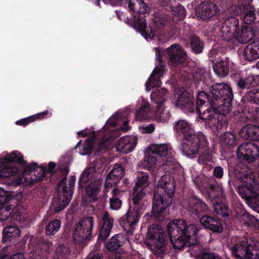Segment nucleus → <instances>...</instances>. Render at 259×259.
Listing matches in <instances>:
<instances>
[{"instance_id":"obj_24","label":"nucleus","mask_w":259,"mask_h":259,"mask_svg":"<svg viewBox=\"0 0 259 259\" xmlns=\"http://www.w3.org/2000/svg\"><path fill=\"white\" fill-rule=\"evenodd\" d=\"M229 175L230 176L231 175H234V177L242 183L240 186L253 187L252 185H255L254 187L255 188L256 187L257 182L255 179L254 174L250 169L246 170L238 167L233 168V171L229 169Z\"/></svg>"},{"instance_id":"obj_32","label":"nucleus","mask_w":259,"mask_h":259,"mask_svg":"<svg viewBox=\"0 0 259 259\" xmlns=\"http://www.w3.org/2000/svg\"><path fill=\"white\" fill-rule=\"evenodd\" d=\"M102 221L103 223L98 236V240L104 241L110 235L113 226V219L110 217L107 212H105L103 214Z\"/></svg>"},{"instance_id":"obj_46","label":"nucleus","mask_w":259,"mask_h":259,"mask_svg":"<svg viewBox=\"0 0 259 259\" xmlns=\"http://www.w3.org/2000/svg\"><path fill=\"white\" fill-rule=\"evenodd\" d=\"M122 235L116 234L113 236L106 245V248L109 251H114L117 250L123 244L122 241Z\"/></svg>"},{"instance_id":"obj_53","label":"nucleus","mask_w":259,"mask_h":259,"mask_svg":"<svg viewBox=\"0 0 259 259\" xmlns=\"http://www.w3.org/2000/svg\"><path fill=\"white\" fill-rule=\"evenodd\" d=\"M67 250L64 245L58 246L55 251L54 259H67Z\"/></svg>"},{"instance_id":"obj_19","label":"nucleus","mask_w":259,"mask_h":259,"mask_svg":"<svg viewBox=\"0 0 259 259\" xmlns=\"http://www.w3.org/2000/svg\"><path fill=\"white\" fill-rule=\"evenodd\" d=\"M259 89L247 91L242 97L239 103V109L244 113H252L259 108Z\"/></svg>"},{"instance_id":"obj_64","label":"nucleus","mask_w":259,"mask_h":259,"mask_svg":"<svg viewBox=\"0 0 259 259\" xmlns=\"http://www.w3.org/2000/svg\"><path fill=\"white\" fill-rule=\"evenodd\" d=\"M251 118H253V121L259 123V108H256L252 113Z\"/></svg>"},{"instance_id":"obj_51","label":"nucleus","mask_w":259,"mask_h":259,"mask_svg":"<svg viewBox=\"0 0 259 259\" xmlns=\"http://www.w3.org/2000/svg\"><path fill=\"white\" fill-rule=\"evenodd\" d=\"M61 225L60 220L54 219L47 223L45 227V233L47 236H53L59 230Z\"/></svg>"},{"instance_id":"obj_49","label":"nucleus","mask_w":259,"mask_h":259,"mask_svg":"<svg viewBox=\"0 0 259 259\" xmlns=\"http://www.w3.org/2000/svg\"><path fill=\"white\" fill-rule=\"evenodd\" d=\"M19 171L17 166L5 165L4 163L0 164V178H4L17 175Z\"/></svg>"},{"instance_id":"obj_18","label":"nucleus","mask_w":259,"mask_h":259,"mask_svg":"<svg viewBox=\"0 0 259 259\" xmlns=\"http://www.w3.org/2000/svg\"><path fill=\"white\" fill-rule=\"evenodd\" d=\"M236 154L243 163H251L259 157V147L252 143H244L238 147Z\"/></svg>"},{"instance_id":"obj_4","label":"nucleus","mask_w":259,"mask_h":259,"mask_svg":"<svg viewBox=\"0 0 259 259\" xmlns=\"http://www.w3.org/2000/svg\"><path fill=\"white\" fill-rule=\"evenodd\" d=\"M137 180L132 194L134 211H128L118 221L119 225L124 231L131 234L140 215L145 210L143 198L146 195V174L143 171H138Z\"/></svg>"},{"instance_id":"obj_60","label":"nucleus","mask_w":259,"mask_h":259,"mask_svg":"<svg viewBox=\"0 0 259 259\" xmlns=\"http://www.w3.org/2000/svg\"><path fill=\"white\" fill-rule=\"evenodd\" d=\"M218 50L214 47H212V49L209 51L208 53V57L212 63L214 62L213 59L218 55Z\"/></svg>"},{"instance_id":"obj_12","label":"nucleus","mask_w":259,"mask_h":259,"mask_svg":"<svg viewBox=\"0 0 259 259\" xmlns=\"http://www.w3.org/2000/svg\"><path fill=\"white\" fill-rule=\"evenodd\" d=\"M168 90L165 88L156 89L151 94V101L156 104V106L151 108L147 102V121L148 119H163L162 114L164 111L163 103L168 97Z\"/></svg>"},{"instance_id":"obj_63","label":"nucleus","mask_w":259,"mask_h":259,"mask_svg":"<svg viewBox=\"0 0 259 259\" xmlns=\"http://www.w3.org/2000/svg\"><path fill=\"white\" fill-rule=\"evenodd\" d=\"M104 256L102 253H91L85 259H103Z\"/></svg>"},{"instance_id":"obj_62","label":"nucleus","mask_w":259,"mask_h":259,"mask_svg":"<svg viewBox=\"0 0 259 259\" xmlns=\"http://www.w3.org/2000/svg\"><path fill=\"white\" fill-rule=\"evenodd\" d=\"M0 259H25L24 257V255L22 253H17L16 254H14L12 256H9L8 255H5L3 256Z\"/></svg>"},{"instance_id":"obj_58","label":"nucleus","mask_w":259,"mask_h":259,"mask_svg":"<svg viewBox=\"0 0 259 259\" xmlns=\"http://www.w3.org/2000/svg\"><path fill=\"white\" fill-rule=\"evenodd\" d=\"M242 73L240 71L232 72L230 75L231 78L235 82L236 84L243 78Z\"/></svg>"},{"instance_id":"obj_55","label":"nucleus","mask_w":259,"mask_h":259,"mask_svg":"<svg viewBox=\"0 0 259 259\" xmlns=\"http://www.w3.org/2000/svg\"><path fill=\"white\" fill-rule=\"evenodd\" d=\"M241 220L244 221V224L249 225L254 223L255 218L249 214L245 210H243L240 217Z\"/></svg>"},{"instance_id":"obj_15","label":"nucleus","mask_w":259,"mask_h":259,"mask_svg":"<svg viewBox=\"0 0 259 259\" xmlns=\"http://www.w3.org/2000/svg\"><path fill=\"white\" fill-rule=\"evenodd\" d=\"M155 50L157 63L151 74L147 80V92L161 86V78L163 77L165 71L166 65L165 62L163 61L160 52L158 48H156Z\"/></svg>"},{"instance_id":"obj_27","label":"nucleus","mask_w":259,"mask_h":259,"mask_svg":"<svg viewBox=\"0 0 259 259\" xmlns=\"http://www.w3.org/2000/svg\"><path fill=\"white\" fill-rule=\"evenodd\" d=\"M199 219L200 223L205 229L215 233L220 234L223 232V225L220 219L210 216L208 213L205 214Z\"/></svg>"},{"instance_id":"obj_3","label":"nucleus","mask_w":259,"mask_h":259,"mask_svg":"<svg viewBox=\"0 0 259 259\" xmlns=\"http://www.w3.org/2000/svg\"><path fill=\"white\" fill-rule=\"evenodd\" d=\"M200 228L199 224L188 223L179 219L170 221L166 229L173 248L180 250L199 244L198 233Z\"/></svg>"},{"instance_id":"obj_5","label":"nucleus","mask_w":259,"mask_h":259,"mask_svg":"<svg viewBox=\"0 0 259 259\" xmlns=\"http://www.w3.org/2000/svg\"><path fill=\"white\" fill-rule=\"evenodd\" d=\"M172 128L175 136L182 140V153L189 155L197 152L198 147H205V136L202 132L195 134L191 124L186 120L179 119L175 121Z\"/></svg>"},{"instance_id":"obj_11","label":"nucleus","mask_w":259,"mask_h":259,"mask_svg":"<svg viewBox=\"0 0 259 259\" xmlns=\"http://www.w3.org/2000/svg\"><path fill=\"white\" fill-rule=\"evenodd\" d=\"M75 181V179L71 178L67 185L66 179L63 178L59 183L58 189L60 194L58 199L53 201L51 205L52 209L55 212L61 211L70 203L73 196Z\"/></svg>"},{"instance_id":"obj_54","label":"nucleus","mask_w":259,"mask_h":259,"mask_svg":"<svg viewBox=\"0 0 259 259\" xmlns=\"http://www.w3.org/2000/svg\"><path fill=\"white\" fill-rule=\"evenodd\" d=\"M135 118L139 121L146 119V103H143L140 109L136 111Z\"/></svg>"},{"instance_id":"obj_2","label":"nucleus","mask_w":259,"mask_h":259,"mask_svg":"<svg viewBox=\"0 0 259 259\" xmlns=\"http://www.w3.org/2000/svg\"><path fill=\"white\" fill-rule=\"evenodd\" d=\"M210 92L211 98L207 103L210 109L207 108L199 113V121L203 122L206 128L211 129L217 135L227 127L226 115L232 111L234 95L230 85L223 82L210 86Z\"/></svg>"},{"instance_id":"obj_52","label":"nucleus","mask_w":259,"mask_h":259,"mask_svg":"<svg viewBox=\"0 0 259 259\" xmlns=\"http://www.w3.org/2000/svg\"><path fill=\"white\" fill-rule=\"evenodd\" d=\"M152 22L156 28L160 29L161 28L167 25L168 18L163 14H156L152 19Z\"/></svg>"},{"instance_id":"obj_36","label":"nucleus","mask_w":259,"mask_h":259,"mask_svg":"<svg viewBox=\"0 0 259 259\" xmlns=\"http://www.w3.org/2000/svg\"><path fill=\"white\" fill-rule=\"evenodd\" d=\"M137 144V140L131 136H125L120 138L118 141L117 148L122 152L128 153L132 152Z\"/></svg>"},{"instance_id":"obj_44","label":"nucleus","mask_w":259,"mask_h":259,"mask_svg":"<svg viewBox=\"0 0 259 259\" xmlns=\"http://www.w3.org/2000/svg\"><path fill=\"white\" fill-rule=\"evenodd\" d=\"M49 112L48 110L42 112L38 113L37 114L32 115L28 117L21 119L16 121V125L25 127L37 120H40L45 118L48 114Z\"/></svg>"},{"instance_id":"obj_30","label":"nucleus","mask_w":259,"mask_h":259,"mask_svg":"<svg viewBox=\"0 0 259 259\" xmlns=\"http://www.w3.org/2000/svg\"><path fill=\"white\" fill-rule=\"evenodd\" d=\"M47 171V166L41 165L39 166L37 163L32 162L29 165H24L23 173L25 175H30L33 171L34 183H37L43 181L45 179V174Z\"/></svg>"},{"instance_id":"obj_25","label":"nucleus","mask_w":259,"mask_h":259,"mask_svg":"<svg viewBox=\"0 0 259 259\" xmlns=\"http://www.w3.org/2000/svg\"><path fill=\"white\" fill-rule=\"evenodd\" d=\"M196 13L201 19L209 20L216 17L219 14L220 10L213 3L204 1L197 7Z\"/></svg>"},{"instance_id":"obj_57","label":"nucleus","mask_w":259,"mask_h":259,"mask_svg":"<svg viewBox=\"0 0 259 259\" xmlns=\"http://www.w3.org/2000/svg\"><path fill=\"white\" fill-rule=\"evenodd\" d=\"M83 153L82 154H90L92 152L93 144L91 140H86L83 144Z\"/></svg>"},{"instance_id":"obj_22","label":"nucleus","mask_w":259,"mask_h":259,"mask_svg":"<svg viewBox=\"0 0 259 259\" xmlns=\"http://www.w3.org/2000/svg\"><path fill=\"white\" fill-rule=\"evenodd\" d=\"M187 207L188 210L198 219L210 211L206 203L196 195H192L188 198Z\"/></svg>"},{"instance_id":"obj_35","label":"nucleus","mask_w":259,"mask_h":259,"mask_svg":"<svg viewBox=\"0 0 259 259\" xmlns=\"http://www.w3.org/2000/svg\"><path fill=\"white\" fill-rule=\"evenodd\" d=\"M124 169L120 165H116L113 169L107 175L106 183L107 186H111L118 183L124 176Z\"/></svg>"},{"instance_id":"obj_39","label":"nucleus","mask_w":259,"mask_h":259,"mask_svg":"<svg viewBox=\"0 0 259 259\" xmlns=\"http://www.w3.org/2000/svg\"><path fill=\"white\" fill-rule=\"evenodd\" d=\"M245 59L253 61L259 59V42H252L248 44L243 52Z\"/></svg>"},{"instance_id":"obj_8","label":"nucleus","mask_w":259,"mask_h":259,"mask_svg":"<svg viewBox=\"0 0 259 259\" xmlns=\"http://www.w3.org/2000/svg\"><path fill=\"white\" fill-rule=\"evenodd\" d=\"M128 8L134 12L131 18L124 20L146 39V3L143 0H128Z\"/></svg>"},{"instance_id":"obj_56","label":"nucleus","mask_w":259,"mask_h":259,"mask_svg":"<svg viewBox=\"0 0 259 259\" xmlns=\"http://www.w3.org/2000/svg\"><path fill=\"white\" fill-rule=\"evenodd\" d=\"M238 110L239 112H241L242 113L238 117V121L240 123H246L248 121H253V118H251L252 113H244L239 109V106L238 107Z\"/></svg>"},{"instance_id":"obj_34","label":"nucleus","mask_w":259,"mask_h":259,"mask_svg":"<svg viewBox=\"0 0 259 259\" xmlns=\"http://www.w3.org/2000/svg\"><path fill=\"white\" fill-rule=\"evenodd\" d=\"M205 142L206 145L204 148H199L198 149L197 152L194 153L187 154L186 153H183V154L188 157L193 158L197 154H199V155L198 157V162L200 164H206L210 162L212 160V155L208 150V142L207 140L206 137H205Z\"/></svg>"},{"instance_id":"obj_26","label":"nucleus","mask_w":259,"mask_h":259,"mask_svg":"<svg viewBox=\"0 0 259 259\" xmlns=\"http://www.w3.org/2000/svg\"><path fill=\"white\" fill-rule=\"evenodd\" d=\"M12 197L8 192L0 188V221L8 219L14 211L15 206L10 204Z\"/></svg>"},{"instance_id":"obj_42","label":"nucleus","mask_w":259,"mask_h":259,"mask_svg":"<svg viewBox=\"0 0 259 259\" xmlns=\"http://www.w3.org/2000/svg\"><path fill=\"white\" fill-rule=\"evenodd\" d=\"M52 245V242H42L39 245L37 253L33 254L31 259H48Z\"/></svg>"},{"instance_id":"obj_14","label":"nucleus","mask_w":259,"mask_h":259,"mask_svg":"<svg viewBox=\"0 0 259 259\" xmlns=\"http://www.w3.org/2000/svg\"><path fill=\"white\" fill-rule=\"evenodd\" d=\"M213 195H214L213 197L207 199L213 201L214 213L221 217L224 221L229 220L232 216V211L229 207V203L226 199L222 186L215 189Z\"/></svg>"},{"instance_id":"obj_16","label":"nucleus","mask_w":259,"mask_h":259,"mask_svg":"<svg viewBox=\"0 0 259 259\" xmlns=\"http://www.w3.org/2000/svg\"><path fill=\"white\" fill-rule=\"evenodd\" d=\"M252 186H254L252 185ZM259 188V185L256 183V187H251L239 186L237 191L240 196L246 201L249 207L259 213V194L256 191Z\"/></svg>"},{"instance_id":"obj_31","label":"nucleus","mask_w":259,"mask_h":259,"mask_svg":"<svg viewBox=\"0 0 259 259\" xmlns=\"http://www.w3.org/2000/svg\"><path fill=\"white\" fill-rule=\"evenodd\" d=\"M239 136L244 140L252 141H259V126L247 124L240 130Z\"/></svg>"},{"instance_id":"obj_7","label":"nucleus","mask_w":259,"mask_h":259,"mask_svg":"<svg viewBox=\"0 0 259 259\" xmlns=\"http://www.w3.org/2000/svg\"><path fill=\"white\" fill-rule=\"evenodd\" d=\"M211 96L210 87L208 92L198 91L195 104L194 97L189 93L182 90L179 91L175 95L176 105L189 112H196V114L199 115L201 112V108L209 101Z\"/></svg>"},{"instance_id":"obj_47","label":"nucleus","mask_w":259,"mask_h":259,"mask_svg":"<svg viewBox=\"0 0 259 259\" xmlns=\"http://www.w3.org/2000/svg\"><path fill=\"white\" fill-rule=\"evenodd\" d=\"M4 160L5 163L16 162L23 166L27 163V161L24 159L23 154L18 151H13L9 154H7L5 156Z\"/></svg>"},{"instance_id":"obj_50","label":"nucleus","mask_w":259,"mask_h":259,"mask_svg":"<svg viewBox=\"0 0 259 259\" xmlns=\"http://www.w3.org/2000/svg\"><path fill=\"white\" fill-rule=\"evenodd\" d=\"M199 251L195 255V259H222L218 254L212 252L209 248L202 246L198 247Z\"/></svg>"},{"instance_id":"obj_61","label":"nucleus","mask_w":259,"mask_h":259,"mask_svg":"<svg viewBox=\"0 0 259 259\" xmlns=\"http://www.w3.org/2000/svg\"><path fill=\"white\" fill-rule=\"evenodd\" d=\"M57 164L55 162L51 161L48 163V167H47V171L45 176L47 173L53 175L55 173V169L56 168Z\"/></svg>"},{"instance_id":"obj_23","label":"nucleus","mask_w":259,"mask_h":259,"mask_svg":"<svg viewBox=\"0 0 259 259\" xmlns=\"http://www.w3.org/2000/svg\"><path fill=\"white\" fill-rule=\"evenodd\" d=\"M122 116L123 114L121 112H117L107 121L106 126L103 127L105 132L103 137L104 142L100 144V146H102V144L104 145L105 142L113 140L119 136L118 130L114 128L117 125V121Z\"/></svg>"},{"instance_id":"obj_33","label":"nucleus","mask_w":259,"mask_h":259,"mask_svg":"<svg viewBox=\"0 0 259 259\" xmlns=\"http://www.w3.org/2000/svg\"><path fill=\"white\" fill-rule=\"evenodd\" d=\"M187 48L190 49L191 52L199 55L203 53L204 49V42L199 36L191 34L188 36Z\"/></svg>"},{"instance_id":"obj_59","label":"nucleus","mask_w":259,"mask_h":259,"mask_svg":"<svg viewBox=\"0 0 259 259\" xmlns=\"http://www.w3.org/2000/svg\"><path fill=\"white\" fill-rule=\"evenodd\" d=\"M223 169L221 166H216L213 169V176L218 179L222 178L223 176Z\"/></svg>"},{"instance_id":"obj_10","label":"nucleus","mask_w":259,"mask_h":259,"mask_svg":"<svg viewBox=\"0 0 259 259\" xmlns=\"http://www.w3.org/2000/svg\"><path fill=\"white\" fill-rule=\"evenodd\" d=\"M168 65L172 68H179L184 71L187 66L192 67L195 62L188 57L187 52L179 44H175L164 50Z\"/></svg>"},{"instance_id":"obj_13","label":"nucleus","mask_w":259,"mask_h":259,"mask_svg":"<svg viewBox=\"0 0 259 259\" xmlns=\"http://www.w3.org/2000/svg\"><path fill=\"white\" fill-rule=\"evenodd\" d=\"M94 219L92 217H85L75 223L73 227V238L76 243L84 244L93 238L92 233Z\"/></svg>"},{"instance_id":"obj_28","label":"nucleus","mask_w":259,"mask_h":259,"mask_svg":"<svg viewBox=\"0 0 259 259\" xmlns=\"http://www.w3.org/2000/svg\"><path fill=\"white\" fill-rule=\"evenodd\" d=\"M160 3L166 12L178 17L180 19H183L185 17L186 10L184 7L177 2V0H161Z\"/></svg>"},{"instance_id":"obj_45","label":"nucleus","mask_w":259,"mask_h":259,"mask_svg":"<svg viewBox=\"0 0 259 259\" xmlns=\"http://www.w3.org/2000/svg\"><path fill=\"white\" fill-rule=\"evenodd\" d=\"M112 196L110 198V207L113 210H118L122 204V200L120 199L123 194V192L118 188H115L112 191Z\"/></svg>"},{"instance_id":"obj_21","label":"nucleus","mask_w":259,"mask_h":259,"mask_svg":"<svg viewBox=\"0 0 259 259\" xmlns=\"http://www.w3.org/2000/svg\"><path fill=\"white\" fill-rule=\"evenodd\" d=\"M232 256L235 259H253V251L258 258H259V248L257 250L255 249V246H252L247 241H242L237 243L231 247Z\"/></svg>"},{"instance_id":"obj_43","label":"nucleus","mask_w":259,"mask_h":259,"mask_svg":"<svg viewBox=\"0 0 259 259\" xmlns=\"http://www.w3.org/2000/svg\"><path fill=\"white\" fill-rule=\"evenodd\" d=\"M237 137L234 132H226L221 136L222 146L232 149L237 144Z\"/></svg>"},{"instance_id":"obj_20","label":"nucleus","mask_w":259,"mask_h":259,"mask_svg":"<svg viewBox=\"0 0 259 259\" xmlns=\"http://www.w3.org/2000/svg\"><path fill=\"white\" fill-rule=\"evenodd\" d=\"M252 0H242L241 3L235 6L232 10H234L237 15L244 14L243 20L247 25H251L259 21L256 17V14L251 5Z\"/></svg>"},{"instance_id":"obj_1","label":"nucleus","mask_w":259,"mask_h":259,"mask_svg":"<svg viewBox=\"0 0 259 259\" xmlns=\"http://www.w3.org/2000/svg\"><path fill=\"white\" fill-rule=\"evenodd\" d=\"M175 154L169 144H152L147 147V170L155 177L162 171L166 174L161 177L159 186L167 198L156 192L153 195L151 212L156 220L164 217L165 209L171 203L174 195L175 182L170 175L175 174L178 168Z\"/></svg>"},{"instance_id":"obj_48","label":"nucleus","mask_w":259,"mask_h":259,"mask_svg":"<svg viewBox=\"0 0 259 259\" xmlns=\"http://www.w3.org/2000/svg\"><path fill=\"white\" fill-rule=\"evenodd\" d=\"M196 64L190 67L187 66V68L184 69V72L189 73L191 72L192 75V78L195 81H199L203 79L206 74V70L204 68L197 67L194 68Z\"/></svg>"},{"instance_id":"obj_29","label":"nucleus","mask_w":259,"mask_h":259,"mask_svg":"<svg viewBox=\"0 0 259 259\" xmlns=\"http://www.w3.org/2000/svg\"><path fill=\"white\" fill-rule=\"evenodd\" d=\"M21 230L17 226L10 225L3 230L2 241L4 244L15 243L20 239Z\"/></svg>"},{"instance_id":"obj_17","label":"nucleus","mask_w":259,"mask_h":259,"mask_svg":"<svg viewBox=\"0 0 259 259\" xmlns=\"http://www.w3.org/2000/svg\"><path fill=\"white\" fill-rule=\"evenodd\" d=\"M193 182L194 184L199 189L201 193L207 199L214 197L213 193L218 187H221V185L218 184L215 179L212 178H208L203 176H197Z\"/></svg>"},{"instance_id":"obj_9","label":"nucleus","mask_w":259,"mask_h":259,"mask_svg":"<svg viewBox=\"0 0 259 259\" xmlns=\"http://www.w3.org/2000/svg\"><path fill=\"white\" fill-rule=\"evenodd\" d=\"M147 248L158 257H161L165 250L167 238L160 225L154 224L150 226L147 232Z\"/></svg>"},{"instance_id":"obj_38","label":"nucleus","mask_w":259,"mask_h":259,"mask_svg":"<svg viewBox=\"0 0 259 259\" xmlns=\"http://www.w3.org/2000/svg\"><path fill=\"white\" fill-rule=\"evenodd\" d=\"M101 183L99 180H94L88 184L85 190L87 199L90 202H95L98 200L97 195L101 190Z\"/></svg>"},{"instance_id":"obj_6","label":"nucleus","mask_w":259,"mask_h":259,"mask_svg":"<svg viewBox=\"0 0 259 259\" xmlns=\"http://www.w3.org/2000/svg\"><path fill=\"white\" fill-rule=\"evenodd\" d=\"M220 34L223 40L236 43L248 42L254 36V31L250 26L240 25L239 20L232 17L225 21L220 28Z\"/></svg>"},{"instance_id":"obj_40","label":"nucleus","mask_w":259,"mask_h":259,"mask_svg":"<svg viewBox=\"0 0 259 259\" xmlns=\"http://www.w3.org/2000/svg\"><path fill=\"white\" fill-rule=\"evenodd\" d=\"M259 84V76L248 75L243 78L236 84L239 90L248 89Z\"/></svg>"},{"instance_id":"obj_41","label":"nucleus","mask_w":259,"mask_h":259,"mask_svg":"<svg viewBox=\"0 0 259 259\" xmlns=\"http://www.w3.org/2000/svg\"><path fill=\"white\" fill-rule=\"evenodd\" d=\"M95 171V168L93 167L88 168L83 171L78 179V187L79 189H83L87 183L93 180L96 174Z\"/></svg>"},{"instance_id":"obj_37","label":"nucleus","mask_w":259,"mask_h":259,"mask_svg":"<svg viewBox=\"0 0 259 259\" xmlns=\"http://www.w3.org/2000/svg\"><path fill=\"white\" fill-rule=\"evenodd\" d=\"M213 69L219 77L226 76L229 72V59L228 57L221 58L216 63H212Z\"/></svg>"}]
</instances>
